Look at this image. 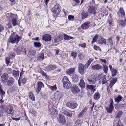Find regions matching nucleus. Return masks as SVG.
Masks as SVG:
<instances>
[{
  "instance_id": "1",
  "label": "nucleus",
  "mask_w": 126,
  "mask_h": 126,
  "mask_svg": "<svg viewBox=\"0 0 126 126\" xmlns=\"http://www.w3.org/2000/svg\"><path fill=\"white\" fill-rule=\"evenodd\" d=\"M6 17L9 20V22L7 25L9 28H11L12 27V25L10 22H11L14 26L17 25V21L16 15L7 13L6 14Z\"/></svg>"
},
{
  "instance_id": "2",
  "label": "nucleus",
  "mask_w": 126,
  "mask_h": 126,
  "mask_svg": "<svg viewBox=\"0 0 126 126\" xmlns=\"http://www.w3.org/2000/svg\"><path fill=\"white\" fill-rule=\"evenodd\" d=\"M21 39V37L16 34L15 32H12L8 40V42L12 44L15 43L17 44Z\"/></svg>"
},
{
  "instance_id": "3",
  "label": "nucleus",
  "mask_w": 126,
  "mask_h": 126,
  "mask_svg": "<svg viewBox=\"0 0 126 126\" xmlns=\"http://www.w3.org/2000/svg\"><path fill=\"white\" fill-rule=\"evenodd\" d=\"M63 86L65 88L68 89L70 88L71 84L69 81L68 78L66 76L63 77L62 79Z\"/></svg>"
},
{
  "instance_id": "4",
  "label": "nucleus",
  "mask_w": 126,
  "mask_h": 126,
  "mask_svg": "<svg viewBox=\"0 0 126 126\" xmlns=\"http://www.w3.org/2000/svg\"><path fill=\"white\" fill-rule=\"evenodd\" d=\"M87 80L89 84L93 85L94 84L96 81V77L94 75H91L87 78Z\"/></svg>"
},
{
  "instance_id": "5",
  "label": "nucleus",
  "mask_w": 126,
  "mask_h": 126,
  "mask_svg": "<svg viewBox=\"0 0 126 126\" xmlns=\"http://www.w3.org/2000/svg\"><path fill=\"white\" fill-rule=\"evenodd\" d=\"M86 68L85 66L81 63H79L78 66L79 72L81 75H83L84 74Z\"/></svg>"
},
{
  "instance_id": "6",
  "label": "nucleus",
  "mask_w": 126,
  "mask_h": 126,
  "mask_svg": "<svg viewBox=\"0 0 126 126\" xmlns=\"http://www.w3.org/2000/svg\"><path fill=\"white\" fill-rule=\"evenodd\" d=\"M61 10V6L58 4H56L51 10V11L53 13L55 14H59Z\"/></svg>"
},
{
  "instance_id": "7",
  "label": "nucleus",
  "mask_w": 126,
  "mask_h": 126,
  "mask_svg": "<svg viewBox=\"0 0 126 126\" xmlns=\"http://www.w3.org/2000/svg\"><path fill=\"white\" fill-rule=\"evenodd\" d=\"M57 118L58 120L59 123L63 125H64L65 124L66 120L63 115L59 114L58 115Z\"/></svg>"
},
{
  "instance_id": "8",
  "label": "nucleus",
  "mask_w": 126,
  "mask_h": 126,
  "mask_svg": "<svg viewBox=\"0 0 126 126\" xmlns=\"http://www.w3.org/2000/svg\"><path fill=\"white\" fill-rule=\"evenodd\" d=\"M97 8L94 6H90L89 7L88 12L90 14L95 15L96 13Z\"/></svg>"
},
{
  "instance_id": "9",
  "label": "nucleus",
  "mask_w": 126,
  "mask_h": 126,
  "mask_svg": "<svg viewBox=\"0 0 126 126\" xmlns=\"http://www.w3.org/2000/svg\"><path fill=\"white\" fill-rule=\"evenodd\" d=\"M6 112L9 114L12 115L13 113V107L9 106L7 107L5 110Z\"/></svg>"
},
{
  "instance_id": "10",
  "label": "nucleus",
  "mask_w": 126,
  "mask_h": 126,
  "mask_svg": "<svg viewBox=\"0 0 126 126\" xmlns=\"http://www.w3.org/2000/svg\"><path fill=\"white\" fill-rule=\"evenodd\" d=\"M1 80L3 83H6L9 78V76L7 73L3 74L1 76Z\"/></svg>"
},
{
  "instance_id": "11",
  "label": "nucleus",
  "mask_w": 126,
  "mask_h": 126,
  "mask_svg": "<svg viewBox=\"0 0 126 126\" xmlns=\"http://www.w3.org/2000/svg\"><path fill=\"white\" fill-rule=\"evenodd\" d=\"M71 90L73 93L76 94L79 92L80 90L78 86L76 85H73L72 86L71 88Z\"/></svg>"
},
{
  "instance_id": "12",
  "label": "nucleus",
  "mask_w": 126,
  "mask_h": 126,
  "mask_svg": "<svg viewBox=\"0 0 126 126\" xmlns=\"http://www.w3.org/2000/svg\"><path fill=\"white\" fill-rule=\"evenodd\" d=\"M42 87H44L43 83L41 82H39L37 83V87L36 92L37 93L39 92Z\"/></svg>"
},
{
  "instance_id": "13",
  "label": "nucleus",
  "mask_w": 126,
  "mask_h": 126,
  "mask_svg": "<svg viewBox=\"0 0 126 126\" xmlns=\"http://www.w3.org/2000/svg\"><path fill=\"white\" fill-rule=\"evenodd\" d=\"M66 106L72 109H74L76 108L78 106L77 104L76 103H74L71 102H67L66 104Z\"/></svg>"
},
{
  "instance_id": "14",
  "label": "nucleus",
  "mask_w": 126,
  "mask_h": 126,
  "mask_svg": "<svg viewBox=\"0 0 126 126\" xmlns=\"http://www.w3.org/2000/svg\"><path fill=\"white\" fill-rule=\"evenodd\" d=\"M107 81V80L106 79V76L104 75L99 79V83L102 85H103L106 83Z\"/></svg>"
},
{
  "instance_id": "15",
  "label": "nucleus",
  "mask_w": 126,
  "mask_h": 126,
  "mask_svg": "<svg viewBox=\"0 0 126 126\" xmlns=\"http://www.w3.org/2000/svg\"><path fill=\"white\" fill-rule=\"evenodd\" d=\"M118 16L119 17H122V16H124L125 14L123 9L122 7H120L117 13Z\"/></svg>"
},
{
  "instance_id": "16",
  "label": "nucleus",
  "mask_w": 126,
  "mask_h": 126,
  "mask_svg": "<svg viewBox=\"0 0 126 126\" xmlns=\"http://www.w3.org/2000/svg\"><path fill=\"white\" fill-rule=\"evenodd\" d=\"M90 25V23L89 22H85L82 24L81 26L82 29L85 30L87 29Z\"/></svg>"
},
{
  "instance_id": "17",
  "label": "nucleus",
  "mask_w": 126,
  "mask_h": 126,
  "mask_svg": "<svg viewBox=\"0 0 126 126\" xmlns=\"http://www.w3.org/2000/svg\"><path fill=\"white\" fill-rule=\"evenodd\" d=\"M51 37L49 34H45L43 36L42 39L45 41H49L51 40Z\"/></svg>"
},
{
  "instance_id": "18",
  "label": "nucleus",
  "mask_w": 126,
  "mask_h": 126,
  "mask_svg": "<svg viewBox=\"0 0 126 126\" xmlns=\"http://www.w3.org/2000/svg\"><path fill=\"white\" fill-rule=\"evenodd\" d=\"M103 67L99 64H97L93 65L91 67V68L93 70H98L100 69H102Z\"/></svg>"
},
{
  "instance_id": "19",
  "label": "nucleus",
  "mask_w": 126,
  "mask_h": 126,
  "mask_svg": "<svg viewBox=\"0 0 126 126\" xmlns=\"http://www.w3.org/2000/svg\"><path fill=\"white\" fill-rule=\"evenodd\" d=\"M57 66L55 65L50 64L46 67V69L47 71H51L55 69Z\"/></svg>"
},
{
  "instance_id": "20",
  "label": "nucleus",
  "mask_w": 126,
  "mask_h": 126,
  "mask_svg": "<svg viewBox=\"0 0 126 126\" xmlns=\"http://www.w3.org/2000/svg\"><path fill=\"white\" fill-rule=\"evenodd\" d=\"M114 107L113 106L112 101L111 102L110 104L109 107L106 108V109L108 113H110L113 110Z\"/></svg>"
},
{
  "instance_id": "21",
  "label": "nucleus",
  "mask_w": 126,
  "mask_h": 126,
  "mask_svg": "<svg viewBox=\"0 0 126 126\" xmlns=\"http://www.w3.org/2000/svg\"><path fill=\"white\" fill-rule=\"evenodd\" d=\"M75 68H70L68 69L66 72V73L67 75L71 76L74 72Z\"/></svg>"
},
{
  "instance_id": "22",
  "label": "nucleus",
  "mask_w": 126,
  "mask_h": 126,
  "mask_svg": "<svg viewBox=\"0 0 126 126\" xmlns=\"http://www.w3.org/2000/svg\"><path fill=\"white\" fill-rule=\"evenodd\" d=\"M14 82L15 79H14L12 77H10L9 78L7 81V84L9 86H11L13 84Z\"/></svg>"
},
{
  "instance_id": "23",
  "label": "nucleus",
  "mask_w": 126,
  "mask_h": 126,
  "mask_svg": "<svg viewBox=\"0 0 126 126\" xmlns=\"http://www.w3.org/2000/svg\"><path fill=\"white\" fill-rule=\"evenodd\" d=\"M68 112L67 111H64L62 113L63 114L66 115L67 116L71 117L72 116V114L74 112V111L68 110Z\"/></svg>"
},
{
  "instance_id": "24",
  "label": "nucleus",
  "mask_w": 126,
  "mask_h": 126,
  "mask_svg": "<svg viewBox=\"0 0 126 126\" xmlns=\"http://www.w3.org/2000/svg\"><path fill=\"white\" fill-rule=\"evenodd\" d=\"M97 43L98 44H106V41L105 39L103 38L98 39L97 40Z\"/></svg>"
},
{
  "instance_id": "25",
  "label": "nucleus",
  "mask_w": 126,
  "mask_h": 126,
  "mask_svg": "<svg viewBox=\"0 0 126 126\" xmlns=\"http://www.w3.org/2000/svg\"><path fill=\"white\" fill-rule=\"evenodd\" d=\"M19 71L18 70L16 71L15 70L13 71V75L16 79H17L19 77Z\"/></svg>"
},
{
  "instance_id": "26",
  "label": "nucleus",
  "mask_w": 126,
  "mask_h": 126,
  "mask_svg": "<svg viewBox=\"0 0 126 126\" xmlns=\"http://www.w3.org/2000/svg\"><path fill=\"white\" fill-rule=\"evenodd\" d=\"M48 110L50 112L49 115L51 116H54L55 115L56 110L55 108H52L50 109H48Z\"/></svg>"
},
{
  "instance_id": "27",
  "label": "nucleus",
  "mask_w": 126,
  "mask_h": 126,
  "mask_svg": "<svg viewBox=\"0 0 126 126\" xmlns=\"http://www.w3.org/2000/svg\"><path fill=\"white\" fill-rule=\"evenodd\" d=\"M79 78L76 74H74L72 76V80L74 82H77L79 80Z\"/></svg>"
},
{
  "instance_id": "28",
  "label": "nucleus",
  "mask_w": 126,
  "mask_h": 126,
  "mask_svg": "<svg viewBox=\"0 0 126 126\" xmlns=\"http://www.w3.org/2000/svg\"><path fill=\"white\" fill-rule=\"evenodd\" d=\"M79 85L82 89H84L85 87V82L83 79H81L80 80Z\"/></svg>"
},
{
  "instance_id": "29",
  "label": "nucleus",
  "mask_w": 126,
  "mask_h": 126,
  "mask_svg": "<svg viewBox=\"0 0 126 126\" xmlns=\"http://www.w3.org/2000/svg\"><path fill=\"white\" fill-rule=\"evenodd\" d=\"M117 81V78H113L110 81V83L109 84L110 87L111 88Z\"/></svg>"
},
{
  "instance_id": "30",
  "label": "nucleus",
  "mask_w": 126,
  "mask_h": 126,
  "mask_svg": "<svg viewBox=\"0 0 126 126\" xmlns=\"http://www.w3.org/2000/svg\"><path fill=\"white\" fill-rule=\"evenodd\" d=\"M87 87L88 89L91 90L93 92H94L96 90L95 87L94 85L88 84L87 85Z\"/></svg>"
},
{
  "instance_id": "31",
  "label": "nucleus",
  "mask_w": 126,
  "mask_h": 126,
  "mask_svg": "<svg viewBox=\"0 0 126 126\" xmlns=\"http://www.w3.org/2000/svg\"><path fill=\"white\" fill-rule=\"evenodd\" d=\"M63 34L64 35V39L65 40H67L74 38L73 37L71 36H68L65 33H64Z\"/></svg>"
},
{
  "instance_id": "32",
  "label": "nucleus",
  "mask_w": 126,
  "mask_h": 126,
  "mask_svg": "<svg viewBox=\"0 0 126 126\" xmlns=\"http://www.w3.org/2000/svg\"><path fill=\"white\" fill-rule=\"evenodd\" d=\"M122 98L123 97L121 95H119L118 96L114 98L115 101L117 103H119Z\"/></svg>"
},
{
  "instance_id": "33",
  "label": "nucleus",
  "mask_w": 126,
  "mask_h": 126,
  "mask_svg": "<svg viewBox=\"0 0 126 126\" xmlns=\"http://www.w3.org/2000/svg\"><path fill=\"white\" fill-rule=\"evenodd\" d=\"M100 96V94L98 92L95 93L94 95V98L95 100L98 99Z\"/></svg>"
},
{
  "instance_id": "34",
  "label": "nucleus",
  "mask_w": 126,
  "mask_h": 126,
  "mask_svg": "<svg viewBox=\"0 0 126 126\" xmlns=\"http://www.w3.org/2000/svg\"><path fill=\"white\" fill-rule=\"evenodd\" d=\"M94 60V59L93 58H90L85 64V65L87 66V68L89 67L92 62Z\"/></svg>"
},
{
  "instance_id": "35",
  "label": "nucleus",
  "mask_w": 126,
  "mask_h": 126,
  "mask_svg": "<svg viewBox=\"0 0 126 126\" xmlns=\"http://www.w3.org/2000/svg\"><path fill=\"white\" fill-rule=\"evenodd\" d=\"M44 59V55L43 53H41L39 54V56L37 57V59L38 60H43Z\"/></svg>"
},
{
  "instance_id": "36",
  "label": "nucleus",
  "mask_w": 126,
  "mask_h": 126,
  "mask_svg": "<svg viewBox=\"0 0 126 126\" xmlns=\"http://www.w3.org/2000/svg\"><path fill=\"white\" fill-rule=\"evenodd\" d=\"M111 71V72L112 76V77H115L116 76L117 73V70L114 68H113V69Z\"/></svg>"
},
{
  "instance_id": "37",
  "label": "nucleus",
  "mask_w": 126,
  "mask_h": 126,
  "mask_svg": "<svg viewBox=\"0 0 126 126\" xmlns=\"http://www.w3.org/2000/svg\"><path fill=\"white\" fill-rule=\"evenodd\" d=\"M10 59V58L9 57H6L5 58V62L7 66H10V64L11 63Z\"/></svg>"
},
{
  "instance_id": "38",
  "label": "nucleus",
  "mask_w": 126,
  "mask_h": 126,
  "mask_svg": "<svg viewBox=\"0 0 126 126\" xmlns=\"http://www.w3.org/2000/svg\"><path fill=\"white\" fill-rule=\"evenodd\" d=\"M124 20H120L119 21V25L121 26L124 27L126 23V19L124 18Z\"/></svg>"
},
{
  "instance_id": "39",
  "label": "nucleus",
  "mask_w": 126,
  "mask_h": 126,
  "mask_svg": "<svg viewBox=\"0 0 126 126\" xmlns=\"http://www.w3.org/2000/svg\"><path fill=\"white\" fill-rule=\"evenodd\" d=\"M36 53V50L34 49H31L30 50L29 54L32 56H34Z\"/></svg>"
},
{
  "instance_id": "40",
  "label": "nucleus",
  "mask_w": 126,
  "mask_h": 126,
  "mask_svg": "<svg viewBox=\"0 0 126 126\" xmlns=\"http://www.w3.org/2000/svg\"><path fill=\"white\" fill-rule=\"evenodd\" d=\"M87 110V109L85 108L80 113H79V118H81L82 116L84 114L85 112H86Z\"/></svg>"
},
{
  "instance_id": "41",
  "label": "nucleus",
  "mask_w": 126,
  "mask_h": 126,
  "mask_svg": "<svg viewBox=\"0 0 126 126\" xmlns=\"http://www.w3.org/2000/svg\"><path fill=\"white\" fill-rule=\"evenodd\" d=\"M81 15L82 18L84 19L88 17V12H83Z\"/></svg>"
},
{
  "instance_id": "42",
  "label": "nucleus",
  "mask_w": 126,
  "mask_h": 126,
  "mask_svg": "<svg viewBox=\"0 0 126 126\" xmlns=\"http://www.w3.org/2000/svg\"><path fill=\"white\" fill-rule=\"evenodd\" d=\"M113 19L111 17V16H109L108 17V22L109 23V26H111L112 25Z\"/></svg>"
},
{
  "instance_id": "43",
  "label": "nucleus",
  "mask_w": 126,
  "mask_h": 126,
  "mask_svg": "<svg viewBox=\"0 0 126 126\" xmlns=\"http://www.w3.org/2000/svg\"><path fill=\"white\" fill-rule=\"evenodd\" d=\"M22 49L21 47H18L17 48H15L14 50L17 53H19L21 51Z\"/></svg>"
},
{
  "instance_id": "44",
  "label": "nucleus",
  "mask_w": 126,
  "mask_h": 126,
  "mask_svg": "<svg viewBox=\"0 0 126 126\" xmlns=\"http://www.w3.org/2000/svg\"><path fill=\"white\" fill-rule=\"evenodd\" d=\"M98 35L97 34H96L94 37L93 38L92 41V44H93L94 43L96 42H97V39H98Z\"/></svg>"
},
{
  "instance_id": "45",
  "label": "nucleus",
  "mask_w": 126,
  "mask_h": 126,
  "mask_svg": "<svg viewBox=\"0 0 126 126\" xmlns=\"http://www.w3.org/2000/svg\"><path fill=\"white\" fill-rule=\"evenodd\" d=\"M108 70V66L106 65H103V70L104 73L106 74H107Z\"/></svg>"
},
{
  "instance_id": "46",
  "label": "nucleus",
  "mask_w": 126,
  "mask_h": 126,
  "mask_svg": "<svg viewBox=\"0 0 126 126\" xmlns=\"http://www.w3.org/2000/svg\"><path fill=\"white\" fill-rule=\"evenodd\" d=\"M29 97L30 99H31L33 101L35 100V98L32 93H30L29 94Z\"/></svg>"
},
{
  "instance_id": "47",
  "label": "nucleus",
  "mask_w": 126,
  "mask_h": 126,
  "mask_svg": "<svg viewBox=\"0 0 126 126\" xmlns=\"http://www.w3.org/2000/svg\"><path fill=\"white\" fill-rule=\"evenodd\" d=\"M34 46L35 47H39L41 46V44L39 42H35L34 43Z\"/></svg>"
},
{
  "instance_id": "48",
  "label": "nucleus",
  "mask_w": 126,
  "mask_h": 126,
  "mask_svg": "<svg viewBox=\"0 0 126 126\" xmlns=\"http://www.w3.org/2000/svg\"><path fill=\"white\" fill-rule=\"evenodd\" d=\"M77 54V52H76L72 51L71 55L73 57V59H75Z\"/></svg>"
},
{
  "instance_id": "49",
  "label": "nucleus",
  "mask_w": 126,
  "mask_h": 126,
  "mask_svg": "<svg viewBox=\"0 0 126 126\" xmlns=\"http://www.w3.org/2000/svg\"><path fill=\"white\" fill-rule=\"evenodd\" d=\"M15 54L14 52H12L10 53L9 57L12 59L15 57Z\"/></svg>"
},
{
  "instance_id": "50",
  "label": "nucleus",
  "mask_w": 126,
  "mask_h": 126,
  "mask_svg": "<svg viewBox=\"0 0 126 126\" xmlns=\"http://www.w3.org/2000/svg\"><path fill=\"white\" fill-rule=\"evenodd\" d=\"M49 88L53 91H56L57 89V87L55 85L53 86H50Z\"/></svg>"
},
{
  "instance_id": "51",
  "label": "nucleus",
  "mask_w": 126,
  "mask_h": 126,
  "mask_svg": "<svg viewBox=\"0 0 126 126\" xmlns=\"http://www.w3.org/2000/svg\"><path fill=\"white\" fill-rule=\"evenodd\" d=\"M117 124H114V126H123V125L119 121H118L117 123Z\"/></svg>"
},
{
  "instance_id": "52",
  "label": "nucleus",
  "mask_w": 126,
  "mask_h": 126,
  "mask_svg": "<svg viewBox=\"0 0 126 126\" xmlns=\"http://www.w3.org/2000/svg\"><path fill=\"white\" fill-rule=\"evenodd\" d=\"M79 58L80 60L82 59L84 57L83 54L82 53H79L78 54Z\"/></svg>"
},
{
  "instance_id": "53",
  "label": "nucleus",
  "mask_w": 126,
  "mask_h": 126,
  "mask_svg": "<svg viewBox=\"0 0 126 126\" xmlns=\"http://www.w3.org/2000/svg\"><path fill=\"white\" fill-rule=\"evenodd\" d=\"M123 113L122 111H120L117 114L116 117V118H120L121 117Z\"/></svg>"
},
{
  "instance_id": "54",
  "label": "nucleus",
  "mask_w": 126,
  "mask_h": 126,
  "mask_svg": "<svg viewBox=\"0 0 126 126\" xmlns=\"http://www.w3.org/2000/svg\"><path fill=\"white\" fill-rule=\"evenodd\" d=\"M94 49L95 50H98L100 51H101V50L100 47L96 46H94Z\"/></svg>"
},
{
  "instance_id": "55",
  "label": "nucleus",
  "mask_w": 126,
  "mask_h": 126,
  "mask_svg": "<svg viewBox=\"0 0 126 126\" xmlns=\"http://www.w3.org/2000/svg\"><path fill=\"white\" fill-rule=\"evenodd\" d=\"M7 72L9 74H11L13 73L12 69L11 68H8L7 69Z\"/></svg>"
},
{
  "instance_id": "56",
  "label": "nucleus",
  "mask_w": 126,
  "mask_h": 126,
  "mask_svg": "<svg viewBox=\"0 0 126 126\" xmlns=\"http://www.w3.org/2000/svg\"><path fill=\"white\" fill-rule=\"evenodd\" d=\"M57 37L59 39L60 41L62 40L63 38V36L61 34H60L59 35L57 36Z\"/></svg>"
},
{
  "instance_id": "57",
  "label": "nucleus",
  "mask_w": 126,
  "mask_h": 126,
  "mask_svg": "<svg viewBox=\"0 0 126 126\" xmlns=\"http://www.w3.org/2000/svg\"><path fill=\"white\" fill-rule=\"evenodd\" d=\"M86 44L85 43H83V44H81L79 45V46L81 47L84 48L86 47Z\"/></svg>"
},
{
  "instance_id": "58",
  "label": "nucleus",
  "mask_w": 126,
  "mask_h": 126,
  "mask_svg": "<svg viewBox=\"0 0 126 126\" xmlns=\"http://www.w3.org/2000/svg\"><path fill=\"white\" fill-rule=\"evenodd\" d=\"M68 18L69 20H72L74 19V17L73 16L69 15L68 16Z\"/></svg>"
},
{
  "instance_id": "59",
  "label": "nucleus",
  "mask_w": 126,
  "mask_h": 126,
  "mask_svg": "<svg viewBox=\"0 0 126 126\" xmlns=\"http://www.w3.org/2000/svg\"><path fill=\"white\" fill-rule=\"evenodd\" d=\"M108 40L109 43L110 45H113V43L112 39L110 38H109L108 39Z\"/></svg>"
},
{
  "instance_id": "60",
  "label": "nucleus",
  "mask_w": 126,
  "mask_h": 126,
  "mask_svg": "<svg viewBox=\"0 0 126 126\" xmlns=\"http://www.w3.org/2000/svg\"><path fill=\"white\" fill-rule=\"evenodd\" d=\"M10 1L11 2V4L12 5H14L16 4V0H10Z\"/></svg>"
},
{
  "instance_id": "61",
  "label": "nucleus",
  "mask_w": 126,
  "mask_h": 126,
  "mask_svg": "<svg viewBox=\"0 0 126 126\" xmlns=\"http://www.w3.org/2000/svg\"><path fill=\"white\" fill-rule=\"evenodd\" d=\"M4 30L3 26L0 24V32H2Z\"/></svg>"
},
{
  "instance_id": "62",
  "label": "nucleus",
  "mask_w": 126,
  "mask_h": 126,
  "mask_svg": "<svg viewBox=\"0 0 126 126\" xmlns=\"http://www.w3.org/2000/svg\"><path fill=\"white\" fill-rule=\"evenodd\" d=\"M100 61H101L102 62L104 63L105 64H106L107 63V61L106 59H100Z\"/></svg>"
},
{
  "instance_id": "63",
  "label": "nucleus",
  "mask_w": 126,
  "mask_h": 126,
  "mask_svg": "<svg viewBox=\"0 0 126 126\" xmlns=\"http://www.w3.org/2000/svg\"><path fill=\"white\" fill-rule=\"evenodd\" d=\"M31 113L33 114L34 115H35L36 114V112L33 109L31 110Z\"/></svg>"
},
{
  "instance_id": "64",
  "label": "nucleus",
  "mask_w": 126,
  "mask_h": 126,
  "mask_svg": "<svg viewBox=\"0 0 126 126\" xmlns=\"http://www.w3.org/2000/svg\"><path fill=\"white\" fill-rule=\"evenodd\" d=\"M54 42L56 43L60 41L57 37L56 38H55L54 39Z\"/></svg>"
}]
</instances>
